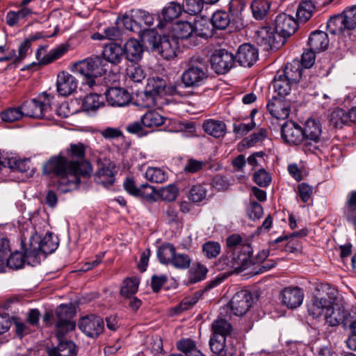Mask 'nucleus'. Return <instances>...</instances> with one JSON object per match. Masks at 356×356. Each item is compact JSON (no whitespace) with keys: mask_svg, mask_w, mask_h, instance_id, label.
Returning a JSON list of instances; mask_svg holds the SVG:
<instances>
[{"mask_svg":"<svg viewBox=\"0 0 356 356\" xmlns=\"http://www.w3.org/2000/svg\"><path fill=\"white\" fill-rule=\"evenodd\" d=\"M43 173L57 178V188L65 193L76 189L81 177L90 176L92 166L87 161H68L63 156H55L43 165Z\"/></svg>","mask_w":356,"mask_h":356,"instance_id":"1","label":"nucleus"},{"mask_svg":"<svg viewBox=\"0 0 356 356\" xmlns=\"http://www.w3.org/2000/svg\"><path fill=\"white\" fill-rule=\"evenodd\" d=\"M338 291L332 287L323 289L316 294L307 305V312L310 316L316 318L324 315L327 324L337 326L340 323L351 324L354 319V313L347 314L343 304L337 301Z\"/></svg>","mask_w":356,"mask_h":356,"instance_id":"2","label":"nucleus"},{"mask_svg":"<svg viewBox=\"0 0 356 356\" xmlns=\"http://www.w3.org/2000/svg\"><path fill=\"white\" fill-rule=\"evenodd\" d=\"M227 251L218 260V266L221 270L230 273H240L251 264L252 248L240 235L234 234L226 239Z\"/></svg>","mask_w":356,"mask_h":356,"instance_id":"3","label":"nucleus"},{"mask_svg":"<svg viewBox=\"0 0 356 356\" xmlns=\"http://www.w3.org/2000/svg\"><path fill=\"white\" fill-rule=\"evenodd\" d=\"M211 334L209 339L211 350L214 354L234 356L236 353V347L232 343H226L227 337L232 332L231 323L225 318L218 317L211 323Z\"/></svg>","mask_w":356,"mask_h":356,"instance_id":"4","label":"nucleus"},{"mask_svg":"<svg viewBox=\"0 0 356 356\" xmlns=\"http://www.w3.org/2000/svg\"><path fill=\"white\" fill-rule=\"evenodd\" d=\"M53 97L46 92L39 95L37 98L25 101L21 104L25 117L42 118L49 114L51 109Z\"/></svg>","mask_w":356,"mask_h":356,"instance_id":"5","label":"nucleus"},{"mask_svg":"<svg viewBox=\"0 0 356 356\" xmlns=\"http://www.w3.org/2000/svg\"><path fill=\"white\" fill-rule=\"evenodd\" d=\"M322 133L321 124L318 120L309 119L302 129L303 151L305 153L316 154L323 145L321 138Z\"/></svg>","mask_w":356,"mask_h":356,"instance_id":"6","label":"nucleus"},{"mask_svg":"<svg viewBox=\"0 0 356 356\" xmlns=\"http://www.w3.org/2000/svg\"><path fill=\"white\" fill-rule=\"evenodd\" d=\"M207 78V67L203 61L199 59H191L181 76V82L186 88L198 87Z\"/></svg>","mask_w":356,"mask_h":356,"instance_id":"7","label":"nucleus"},{"mask_svg":"<svg viewBox=\"0 0 356 356\" xmlns=\"http://www.w3.org/2000/svg\"><path fill=\"white\" fill-rule=\"evenodd\" d=\"M29 245V248L26 249V255L35 258L40 252L48 254L54 252L58 246V238L51 233H47L40 240L31 238Z\"/></svg>","mask_w":356,"mask_h":356,"instance_id":"8","label":"nucleus"},{"mask_svg":"<svg viewBox=\"0 0 356 356\" xmlns=\"http://www.w3.org/2000/svg\"><path fill=\"white\" fill-rule=\"evenodd\" d=\"M57 321L56 323V337H62L75 328V323L72 320L74 316V311L66 305H60L56 311Z\"/></svg>","mask_w":356,"mask_h":356,"instance_id":"9","label":"nucleus"},{"mask_svg":"<svg viewBox=\"0 0 356 356\" xmlns=\"http://www.w3.org/2000/svg\"><path fill=\"white\" fill-rule=\"evenodd\" d=\"M253 303V298L248 290L236 292L224 309H229L235 316H241L247 313Z\"/></svg>","mask_w":356,"mask_h":356,"instance_id":"10","label":"nucleus"},{"mask_svg":"<svg viewBox=\"0 0 356 356\" xmlns=\"http://www.w3.org/2000/svg\"><path fill=\"white\" fill-rule=\"evenodd\" d=\"M165 82L162 79H153L148 83L146 90L138 97L143 107L152 108L156 105L160 93L164 90Z\"/></svg>","mask_w":356,"mask_h":356,"instance_id":"11","label":"nucleus"},{"mask_svg":"<svg viewBox=\"0 0 356 356\" xmlns=\"http://www.w3.org/2000/svg\"><path fill=\"white\" fill-rule=\"evenodd\" d=\"M102 60L99 57L88 58L74 65V71L85 77H98L104 72Z\"/></svg>","mask_w":356,"mask_h":356,"instance_id":"12","label":"nucleus"},{"mask_svg":"<svg viewBox=\"0 0 356 356\" xmlns=\"http://www.w3.org/2000/svg\"><path fill=\"white\" fill-rule=\"evenodd\" d=\"M79 327L88 337L96 338L103 333L104 322L100 316L88 315L80 319Z\"/></svg>","mask_w":356,"mask_h":356,"instance_id":"13","label":"nucleus"},{"mask_svg":"<svg viewBox=\"0 0 356 356\" xmlns=\"http://www.w3.org/2000/svg\"><path fill=\"white\" fill-rule=\"evenodd\" d=\"M234 55L225 49L216 51L211 58L212 69L218 74L227 72L234 64Z\"/></svg>","mask_w":356,"mask_h":356,"instance_id":"14","label":"nucleus"},{"mask_svg":"<svg viewBox=\"0 0 356 356\" xmlns=\"http://www.w3.org/2000/svg\"><path fill=\"white\" fill-rule=\"evenodd\" d=\"M152 47L154 49L158 50L163 58L170 60L176 56L178 43L173 38L158 35L154 38Z\"/></svg>","mask_w":356,"mask_h":356,"instance_id":"15","label":"nucleus"},{"mask_svg":"<svg viewBox=\"0 0 356 356\" xmlns=\"http://www.w3.org/2000/svg\"><path fill=\"white\" fill-rule=\"evenodd\" d=\"M183 10L184 8L179 3L175 1L168 3L161 11L157 14L156 20L158 23L156 27L159 29H163L168 24L178 18Z\"/></svg>","mask_w":356,"mask_h":356,"instance_id":"16","label":"nucleus"},{"mask_svg":"<svg viewBox=\"0 0 356 356\" xmlns=\"http://www.w3.org/2000/svg\"><path fill=\"white\" fill-rule=\"evenodd\" d=\"M298 29V22L286 13L279 14L275 19V31L281 38H286L293 35Z\"/></svg>","mask_w":356,"mask_h":356,"instance_id":"17","label":"nucleus"},{"mask_svg":"<svg viewBox=\"0 0 356 356\" xmlns=\"http://www.w3.org/2000/svg\"><path fill=\"white\" fill-rule=\"evenodd\" d=\"M282 138L283 140L292 145H301L303 150L304 137L302 127L293 121H287L282 126Z\"/></svg>","mask_w":356,"mask_h":356,"instance_id":"18","label":"nucleus"},{"mask_svg":"<svg viewBox=\"0 0 356 356\" xmlns=\"http://www.w3.org/2000/svg\"><path fill=\"white\" fill-rule=\"evenodd\" d=\"M258 59V51L252 44H241L236 52L234 60L241 66L250 67Z\"/></svg>","mask_w":356,"mask_h":356,"instance_id":"19","label":"nucleus"},{"mask_svg":"<svg viewBox=\"0 0 356 356\" xmlns=\"http://www.w3.org/2000/svg\"><path fill=\"white\" fill-rule=\"evenodd\" d=\"M125 191L134 196H140L146 200H152L154 195V188L148 184H143L139 187L136 185L132 178L127 177L123 183Z\"/></svg>","mask_w":356,"mask_h":356,"instance_id":"20","label":"nucleus"},{"mask_svg":"<svg viewBox=\"0 0 356 356\" xmlns=\"http://www.w3.org/2000/svg\"><path fill=\"white\" fill-rule=\"evenodd\" d=\"M78 81L76 79L67 72H60L58 74L56 81V89L61 96H68L73 93L77 88Z\"/></svg>","mask_w":356,"mask_h":356,"instance_id":"21","label":"nucleus"},{"mask_svg":"<svg viewBox=\"0 0 356 356\" xmlns=\"http://www.w3.org/2000/svg\"><path fill=\"white\" fill-rule=\"evenodd\" d=\"M267 108L273 117L280 120L287 118L291 111L289 102L276 97L269 100Z\"/></svg>","mask_w":356,"mask_h":356,"instance_id":"22","label":"nucleus"},{"mask_svg":"<svg viewBox=\"0 0 356 356\" xmlns=\"http://www.w3.org/2000/svg\"><path fill=\"white\" fill-rule=\"evenodd\" d=\"M117 172L115 163L107 162L103 163L95 175V181L98 184L108 188L115 182V175Z\"/></svg>","mask_w":356,"mask_h":356,"instance_id":"23","label":"nucleus"},{"mask_svg":"<svg viewBox=\"0 0 356 356\" xmlns=\"http://www.w3.org/2000/svg\"><path fill=\"white\" fill-rule=\"evenodd\" d=\"M282 302L288 308L295 309L301 305L304 293L298 287H286L281 293Z\"/></svg>","mask_w":356,"mask_h":356,"instance_id":"24","label":"nucleus"},{"mask_svg":"<svg viewBox=\"0 0 356 356\" xmlns=\"http://www.w3.org/2000/svg\"><path fill=\"white\" fill-rule=\"evenodd\" d=\"M105 95L108 104L112 106H124L131 100L129 92L126 90L118 87L107 89Z\"/></svg>","mask_w":356,"mask_h":356,"instance_id":"25","label":"nucleus"},{"mask_svg":"<svg viewBox=\"0 0 356 356\" xmlns=\"http://www.w3.org/2000/svg\"><path fill=\"white\" fill-rule=\"evenodd\" d=\"M34 13L33 9L20 8L17 11L10 10L6 15V24L11 27H19Z\"/></svg>","mask_w":356,"mask_h":356,"instance_id":"26","label":"nucleus"},{"mask_svg":"<svg viewBox=\"0 0 356 356\" xmlns=\"http://www.w3.org/2000/svg\"><path fill=\"white\" fill-rule=\"evenodd\" d=\"M245 6V0H230L229 1V11L232 17V24L236 29H241L244 27L242 12Z\"/></svg>","mask_w":356,"mask_h":356,"instance_id":"27","label":"nucleus"},{"mask_svg":"<svg viewBox=\"0 0 356 356\" xmlns=\"http://www.w3.org/2000/svg\"><path fill=\"white\" fill-rule=\"evenodd\" d=\"M124 54L131 62H137L142 58L143 45L136 39H130L126 42L123 47Z\"/></svg>","mask_w":356,"mask_h":356,"instance_id":"28","label":"nucleus"},{"mask_svg":"<svg viewBox=\"0 0 356 356\" xmlns=\"http://www.w3.org/2000/svg\"><path fill=\"white\" fill-rule=\"evenodd\" d=\"M302 70L300 63L295 60L291 63H288L284 70L278 72V73L296 86L301 79Z\"/></svg>","mask_w":356,"mask_h":356,"instance_id":"29","label":"nucleus"},{"mask_svg":"<svg viewBox=\"0 0 356 356\" xmlns=\"http://www.w3.org/2000/svg\"><path fill=\"white\" fill-rule=\"evenodd\" d=\"M58 345L56 348L49 350V356H76L77 353L76 345L70 341H64V337L59 339L58 337Z\"/></svg>","mask_w":356,"mask_h":356,"instance_id":"30","label":"nucleus"},{"mask_svg":"<svg viewBox=\"0 0 356 356\" xmlns=\"http://www.w3.org/2000/svg\"><path fill=\"white\" fill-rule=\"evenodd\" d=\"M308 44L314 51L325 50L329 44L327 34L321 31H314L309 38Z\"/></svg>","mask_w":356,"mask_h":356,"instance_id":"31","label":"nucleus"},{"mask_svg":"<svg viewBox=\"0 0 356 356\" xmlns=\"http://www.w3.org/2000/svg\"><path fill=\"white\" fill-rule=\"evenodd\" d=\"M123 55V48L117 43L111 42L106 44L104 48V58L111 63H119L121 61Z\"/></svg>","mask_w":356,"mask_h":356,"instance_id":"32","label":"nucleus"},{"mask_svg":"<svg viewBox=\"0 0 356 356\" xmlns=\"http://www.w3.org/2000/svg\"><path fill=\"white\" fill-rule=\"evenodd\" d=\"M194 37L208 38L213 35V27L211 21L205 18L197 19L193 22Z\"/></svg>","mask_w":356,"mask_h":356,"instance_id":"33","label":"nucleus"},{"mask_svg":"<svg viewBox=\"0 0 356 356\" xmlns=\"http://www.w3.org/2000/svg\"><path fill=\"white\" fill-rule=\"evenodd\" d=\"M277 37L280 36L276 33V31H273L270 26L261 27L257 31V42L261 44L275 45L276 43L280 42Z\"/></svg>","mask_w":356,"mask_h":356,"instance_id":"34","label":"nucleus"},{"mask_svg":"<svg viewBox=\"0 0 356 356\" xmlns=\"http://www.w3.org/2000/svg\"><path fill=\"white\" fill-rule=\"evenodd\" d=\"M204 131L215 137H222L226 133V125L222 121L209 119L203 124Z\"/></svg>","mask_w":356,"mask_h":356,"instance_id":"35","label":"nucleus"},{"mask_svg":"<svg viewBox=\"0 0 356 356\" xmlns=\"http://www.w3.org/2000/svg\"><path fill=\"white\" fill-rule=\"evenodd\" d=\"M295 85L277 72L272 83V86L275 92L280 97H284L289 94L291 88Z\"/></svg>","mask_w":356,"mask_h":356,"instance_id":"36","label":"nucleus"},{"mask_svg":"<svg viewBox=\"0 0 356 356\" xmlns=\"http://www.w3.org/2000/svg\"><path fill=\"white\" fill-rule=\"evenodd\" d=\"M134 11L135 10H132L130 15H125L116 20V24L120 29L123 26L126 30L132 32L140 33L141 31L140 22H138L137 19L135 18Z\"/></svg>","mask_w":356,"mask_h":356,"instance_id":"37","label":"nucleus"},{"mask_svg":"<svg viewBox=\"0 0 356 356\" xmlns=\"http://www.w3.org/2000/svg\"><path fill=\"white\" fill-rule=\"evenodd\" d=\"M270 2L268 0H254L251 4L253 17L257 20L264 19L268 15Z\"/></svg>","mask_w":356,"mask_h":356,"instance_id":"38","label":"nucleus"},{"mask_svg":"<svg viewBox=\"0 0 356 356\" xmlns=\"http://www.w3.org/2000/svg\"><path fill=\"white\" fill-rule=\"evenodd\" d=\"M176 253L175 248L170 243H164L157 250V257L163 264H170Z\"/></svg>","mask_w":356,"mask_h":356,"instance_id":"39","label":"nucleus"},{"mask_svg":"<svg viewBox=\"0 0 356 356\" xmlns=\"http://www.w3.org/2000/svg\"><path fill=\"white\" fill-rule=\"evenodd\" d=\"M175 36L179 39H188L194 37V29L193 23L188 22H180L173 27Z\"/></svg>","mask_w":356,"mask_h":356,"instance_id":"40","label":"nucleus"},{"mask_svg":"<svg viewBox=\"0 0 356 356\" xmlns=\"http://www.w3.org/2000/svg\"><path fill=\"white\" fill-rule=\"evenodd\" d=\"M210 21L213 29L224 30L232 23V17L230 18L226 12L218 10L213 14Z\"/></svg>","mask_w":356,"mask_h":356,"instance_id":"41","label":"nucleus"},{"mask_svg":"<svg viewBox=\"0 0 356 356\" xmlns=\"http://www.w3.org/2000/svg\"><path fill=\"white\" fill-rule=\"evenodd\" d=\"M165 118L155 111H149L141 118V122L145 127H159L165 123Z\"/></svg>","mask_w":356,"mask_h":356,"instance_id":"42","label":"nucleus"},{"mask_svg":"<svg viewBox=\"0 0 356 356\" xmlns=\"http://www.w3.org/2000/svg\"><path fill=\"white\" fill-rule=\"evenodd\" d=\"M140 281L137 277H129L124 280L120 289V295L131 298L138 289Z\"/></svg>","mask_w":356,"mask_h":356,"instance_id":"43","label":"nucleus"},{"mask_svg":"<svg viewBox=\"0 0 356 356\" xmlns=\"http://www.w3.org/2000/svg\"><path fill=\"white\" fill-rule=\"evenodd\" d=\"M314 5L311 1H305L300 3L296 10L298 21L305 22L312 16L314 10Z\"/></svg>","mask_w":356,"mask_h":356,"instance_id":"44","label":"nucleus"},{"mask_svg":"<svg viewBox=\"0 0 356 356\" xmlns=\"http://www.w3.org/2000/svg\"><path fill=\"white\" fill-rule=\"evenodd\" d=\"M330 123L334 127H339L350 122L348 111L342 108H337L332 112L330 116Z\"/></svg>","mask_w":356,"mask_h":356,"instance_id":"45","label":"nucleus"},{"mask_svg":"<svg viewBox=\"0 0 356 356\" xmlns=\"http://www.w3.org/2000/svg\"><path fill=\"white\" fill-rule=\"evenodd\" d=\"M327 28L332 34H339L347 30L341 14L330 17L327 23Z\"/></svg>","mask_w":356,"mask_h":356,"instance_id":"46","label":"nucleus"},{"mask_svg":"<svg viewBox=\"0 0 356 356\" xmlns=\"http://www.w3.org/2000/svg\"><path fill=\"white\" fill-rule=\"evenodd\" d=\"M24 116L21 105L17 107L9 108L1 113V120L5 122H14L22 119Z\"/></svg>","mask_w":356,"mask_h":356,"instance_id":"47","label":"nucleus"},{"mask_svg":"<svg viewBox=\"0 0 356 356\" xmlns=\"http://www.w3.org/2000/svg\"><path fill=\"white\" fill-rule=\"evenodd\" d=\"M145 177L152 182L163 183L167 180L168 176L165 171L161 168L149 167L146 170Z\"/></svg>","mask_w":356,"mask_h":356,"instance_id":"48","label":"nucleus"},{"mask_svg":"<svg viewBox=\"0 0 356 356\" xmlns=\"http://www.w3.org/2000/svg\"><path fill=\"white\" fill-rule=\"evenodd\" d=\"M31 257H27L26 255L25 249L24 254L19 252H15L13 253L8 258L6 257V262L9 268L13 269H18L23 266V264L26 259Z\"/></svg>","mask_w":356,"mask_h":356,"instance_id":"49","label":"nucleus"},{"mask_svg":"<svg viewBox=\"0 0 356 356\" xmlns=\"http://www.w3.org/2000/svg\"><path fill=\"white\" fill-rule=\"evenodd\" d=\"M102 104L103 102L99 100V96L97 93H90L83 99L82 107L87 111H95Z\"/></svg>","mask_w":356,"mask_h":356,"instance_id":"50","label":"nucleus"},{"mask_svg":"<svg viewBox=\"0 0 356 356\" xmlns=\"http://www.w3.org/2000/svg\"><path fill=\"white\" fill-rule=\"evenodd\" d=\"M341 15L347 30H353L356 27V6L347 8Z\"/></svg>","mask_w":356,"mask_h":356,"instance_id":"51","label":"nucleus"},{"mask_svg":"<svg viewBox=\"0 0 356 356\" xmlns=\"http://www.w3.org/2000/svg\"><path fill=\"white\" fill-rule=\"evenodd\" d=\"M86 146L81 143H71L67 149V155L72 159H83L85 157Z\"/></svg>","mask_w":356,"mask_h":356,"instance_id":"52","label":"nucleus"},{"mask_svg":"<svg viewBox=\"0 0 356 356\" xmlns=\"http://www.w3.org/2000/svg\"><path fill=\"white\" fill-rule=\"evenodd\" d=\"M127 76L134 82L139 83L145 77V73L140 66L131 64L127 68Z\"/></svg>","mask_w":356,"mask_h":356,"instance_id":"53","label":"nucleus"},{"mask_svg":"<svg viewBox=\"0 0 356 356\" xmlns=\"http://www.w3.org/2000/svg\"><path fill=\"white\" fill-rule=\"evenodd\" d=\"M191 259L186 254L175 253L171 265L177 269L184 270L190 267Z\"/></svg>","mask_w":356,"mask_h":356,"instance_id":"54","label":"nucleus"},{"mask_svg":"<svg viewBox=\"0 0 356 356\" xmlns=\"http://www.w3.org/2000/svg\"><path fill=\"white\" fill-rule=\"evenodd\" d=\"M204 0H186L183 6L184 10L190 15H197L203 9Z\"/></svg>","mask_w":356,"mask_h":356,"instance_id":"55","label":"nucleus"},{"mask_svg":"<svg viewBox=\"0 0 356 356\" xmlns=\"http://www.w3.org/2000/svg\"><path fill=\"white\" fill-rule=\"evenodd\" d=\"M207 189L203 185L193 186L189 191V198L194 202H200L206 198Z\"/></svg>","mask_w":356,"mask_h":356,"instance_id":"56","label":"nucleus"},{"mask_svg":"<svg viewBox=\"0 0 356 356\" xmlns=\"http://www.w3.org/2000/svg\"><path fill=\"white\" fill-rule=\"evenodd\" d=\"M68 51V46L62 44L48 53V57L43 60V63H51L61 58Z\"/></svg>","mask_w":356,"mask_h":356,"instance_id":"57","label":"nucleus"},{"mask_svg":"<svg viewBox=\"0 0 356 356\" xmlns=\"http://www.w3.org/2000/svg\"><path fill=\"white\" fill-rule=\"evenodd\" d=\"M255 127L256 124L252 119L248 123H234L233 124V131L237 137H242L252 130Z\"/></svg>","mask_w":356,"mask_h":356,"instance_id":"58","label":"nucleus"},{"mask_svg":"<svg viewBox=\"0 0 356 356\" xmlns=\"http://www.w3.org/2000/svg\"><path fill=\"white\" fill-rule=\"evenodd\" d=\"M9 168L21 172H28L31 169V161L25 159H10L8 161Z\"/></svg>","mask_w":356,"mask_h":356,"instance_id":"59","label":"nucleus"},{"mask_svg":"<svg viewBox=\"0 0 356 356\" xmlns=\"http://www.w3.org/2000/svg\"><path fill=\"white\" fill-rule=\"evenodd\" d=\"M202 250L208 258H216L220 253V245L218 242L209 241L203 245Z\"/></svg>","mask_w":356,"mask_h":356,"instance_id":"60","label":"nucleus"},{"mask_svg":"<svg viewBox=\"0 0 356 356\" xmlns=\"http://www.w3.org/2000/svg\"><path fill=\"white\" fill-rule=\"evenodd\" d=\"M267 137V131L265 129H260L257 132L246 138L243 141L245 142L246 145L252 147L254 145L262 142Z\"/></svg>","mask_w":356,"mask_h":356,"instance_id":"61","label":"nucleus"},{"mask_svg":"<svg viewBox=\"0 0 356 356\" xmlns=\"http://www.w3.org/2000/svg\"><path fill=\"white\" fill-rule=\"evenodd\" d=\"M177 348L184 353L186 356L192 355L195 350H198L196 348L195 342L190 339H184L179 341L177 344Z\"/></svg>","mask_w":356,"mask_h":356,"instance_id":"62","label":"nucleus"},{"mask_svg":"<svg viewBox=\"0 0 356 356\" xmlns=\"http://www.w3.org/2000/svg\"><path fill=\"white\" fill-rule=\"evenodd\" d=\"M254 182L261 187L268 186L271 181L270 175L264 169L257 171L253 177Z\"/></svg>","mask_w":356,"mask_h":356,"instance_id":"63","label":"nucleus"},{"mask_svg":"<svg viewBox=\"0 0 356 356\" xmlns=\"http://www.w3.org/2000/svg\"><path fill=\"white\" fill-rule=\"evenodd\" d=\"M178 194L177 188L173 185H169L160 190L159 195L162 200L168 202L174 201Z\"/></svg>","mask_w":356,"mask_h":356,"instance_id":"64","label":"nucleus"}]
</instances>
